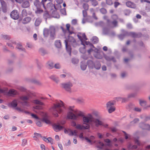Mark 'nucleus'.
<instances>
[{
  "instance_id": "10",
  "label": "nucleus",
  "mask_w": 150,
  "mask_h": 150,
  "mask_svg": "<svg viewBox=\"0 0 150 150\" xmlns=\"http://www.w3.org/2000/svg\"><path fill=\"white\" fill-rule=\"evenodd\" d=\"M49 30L50 38L52 40L54 39L56 36L55 27L53 26H50Z\"/></svg>"
},
{
  "instance_id": "32",
  "label": "nucleus",
  "mask_w": 150,
  "mask_h": 150,
  "mask_svg": "<svg viewBox=\"0 0 150 150\" xmlns=\"http://www.w3.org/2000/svg\"><path fill=\"white\" fill-rule=\"evenodd\" d=\"M95 25L96 26H100L103 27L105 25V23L103 21H100L99 22L96 23H95Z\"/></svg>"
},
{
  "instance_id": "6",
  "label": "nucleus",
  "mask_w": 150,
  "mask_h": 150,
  "mask_svg": "<svg viewBox=\"0 0 150 150\" xmlns=\"http://www.w3.org/2000/svg\"><path fill=\"white\" fill-rule=\"evenodd\" d=\"M30 98V95L28 94L27 96H21L20 99L21 101H18V102L20 103L23 105L28 106L29 105L28 100Z\"/></svg>"
},
{
  "instance_id": "44",
  "label": "nucleus",
  "mask_w": 150,
  "mask_h": 150,
  "mask_svg": "<svg viewBox=\"0 0 150 150\" xmlns=\"http://www.w3.org/2000/svg\"><path fill=\"white\" fill-rule=\"evenodd\" d=\"M100 11L101 13L103 14H105L107 13L106 9L104 8H102L100 9Z\"/></svg>"
},
{
  "instance_id": "12",
  "label": "nucleus",
  "mask_w": 150,
  "mask_h": 150,
  "mask_svg": "<svg viewBox=\"0 0 150 150\" xmlns=\"http://www.w3.org/2000/svg\"><path fill=\"white\" fill-rule=\"evenodd\" d=\"M90 126L88 124H86V125L78 124L76 126V128L81 130L88 129L90 128Z\"/></svg>"
},
{
  "instance_id": "35",
  "label": "nucleus",
  "mask_w": 150,
  "mask_h": 150,
  "mask_svg": "<svg viewBox=\"0 0 150 150\" xmlns=\"http://www.w3.org/2000/svg\"><path fill=\"white\" fill-rule=\"evenodd\" d=\"M90 1L92 5L94 7H96L98 4V2L96 0H91Z\"/></svg>"
},
{
  "instance_id": "59",
  "label": "nucleus",
  "mask_w": 150,
  "mask_h": 150,
  "mask_svg": "<svg viewBox=\"0 0 150 150\" xmlns=\"http://www.w3.org/2000/svg\"><path fill=\"white\" fill-rule=\"evenodd\" d=\"M134 110L136 112H140L142 111V109L140 108L135 107L134 108Z\"/></svg>"
},
{
  "instance_id": "54",
  "label": "nucleus",
  "mask_w": 150,
  "mask_h": 150,
  "mask_svg": "<svg viewBox=\"0 0 150 150\" xmlns=\"http://www.w3.org/2000/svg\"><path fill=\"white\" fill-rule=\"evenodd\" d=\"M40 147L42 150H49L47 147H46L44 144H42L40 145Z\"/></svg>"
},
{
  "instance_id": "53",
  "label": "nucleus",
  "mask_w": 150,
  "mask_h": 150,
  "mask_svg": "<svg viewBox=\"0 0 150 150\" xmlns=\"http://www.w3.org/2000/svg\"><path fill=\"white\" fill-rule=\"evenodd\" d=\"M54 67L55 69H59L61 68V66L59 63H57L54 64Z\"/></svg>"
},
{
  "instance_id": "21",
  "label": "nucleus",
  "mask_w": 150,
  "mask_h": 150,
  "mask_svg": "<svg viewBox=\"0 0 150 150\" xmlns=\"http://www.w3.org/2000/svg\"><path fill=\"white\" fill-rule=\"evenodd\" d=\"M46 67L50 69H53L54 67L53 63L52 61H48L46 64Z\"/></svg>"
},
{
  "instance_id": "28",
  "label": "nucleus",
  "mask_w": 150,
  "mask_h": 150,
  "mask_svg": "<svg viewBox=\"0 0 150 150\" xmlns=\"http://www.w3.org/2000/svg\"><path fill=\"white\" fill-rule=\"evenodd\" d=\"M101 67V64L99 62L97 61L94 63V67L95 69L97 70L99 69Z\"/></svg>"
},
{
  "instance_id": "34",
  "label": "nucleus",
  "mask_w": 150,
  "mask_h": 150,
  "mask_svg": "<svg viewBox=\"0 0 150 150\" xmlns=\"http://www.w3.org/2000/svg\"><path fill=\"white\" fill-rule=\"evenodd\" d=\"M16 45V42L14 41H13L11 42H9L7 43V45L10 47V48L11 49H13V48L14 47L13 46V45Z\"/></svg>"
},
{
  "instance_id": "50",
  "label": "nucleus",
  "mask_w": 150,
  "mask_h": 150,
  "mask_svg": "<svg viewBox=\"0 0 150 150\" xmlns=\"http://www.w3.org/2000/svg\"><path fill=\"white\" fill-rule=\"evenodd\" d=\"M131 13V12L129 9H125L124 11V14L125 16H129Z\"/></svg>"
},
{
  "instance_id": "30",
  "label": "nucleus",
  "mask_w": 150,
  "mask_h": 150,
  "mask_svg": "<svg viewBox=\"0 0 150 150\" xmlns=\"http://www.w3.org/2000/svg\"><path fill=\"white\" fill-rule=\"evenodd\" d=\"M39 52L43 56L48 54L47 52L43 48H41L39 49Z\"/></svg>"
},
{
  "instance_id": "9",
  "label": "nucleus",
  "mask_w": 150,
  "mask_h": 150,
  "mask_svg": "<svg viewBox=\"0 0 150 150\" xmlns=\"http://www.w3.org/2000/svg\"><path fill=\"white\" fill-rule=\"evenodd\" d=\"M92 122L95 123V126L96 127H98L99 126H103L105 127H107L108 126V125L104 124L102 120L101 119L100 117L98 118H94L93 117Z\"/></svg>"
},
{
  "instance_id": "61",
  "label": "nucleus",
  "mask_w": 150,
  "mask_h": 150,
  "mask_svg": "<svg viewBox=\"0 0 150 150\" xmlns=\"http://www.w3.org/2000/svg\"><path fill=\"white\" fill-rule=\"evenodd\" d=\"M77 101V102L81 104L83 103L84 102V100L83 99H78Z\"/></svg>"
},
{
  "instance_id": "52",
  "label": "nucleus",
  "mask_w": 150,
  "mask_h": 150,
  "mask_svg": "<svg viewBox=\"0 0 150 150\" xmlns=\"http://www.w3.org/2000/svg\"><path fill=\"white\" fill-rule=\"evenodd\" d=\"M84 46H85V44L86 45H89V46L92 47L94 48H95L93 45L89 42L85 41L84 43Z\"/></svg>"
},
{
  "instance_id": "46",
  "label": "nucleus",
  "mask_w": 150,
  "mask_h": 150,
  "mask_svg": "<svg viewBox=\"0 0 150 150\" xmlns=\"http://www.w3.org/2000/svg\"><path fill=\"white\" fill-rule=\"evenodd\" d=\"M66 26L67 28V30L69 32L70 35L71 34L74 33L73 32L69 30L70 25L69 24H67L66 25Z\"/></svg>"
},
{
  "instance_id": "57",
  "label": "nucleus",
  "mask_w": 150,
  "mask_h": 150,
  "mask_svg": "<svg viewBox=\"0 0 150 150\" xmlns=\"http://www.w3.org/2000/svg\"><path fill=\"white\" fill-rule=\"evenodd\" d=\"M106 3L108 5H111L113 4L111 0H106Z\"/></svg>"
},
{
  "instance_id": "47",
  "label": "nucleus",
  "mask_w": 150,
  "mask_h": 150,
  "mask_svg": "<svg viewBox=\"0 0 150 150\" xmlns=\"http://www.w3.org/2000/svg\"><path fill=\"white\" fill-rule=\"evenodd\" d=\"M145 9L147 12H150V4L146 5Z\"/></svg>"
},
{
  "instance_id": "2",
  "label": "nucleus",
  "mask_w": 150,
  "mask_h": 150,
  "mask_svg": "<svg viewBox=\"0 0 150 150\" xmlns=\"http://www.w3.org/2000/svg\"><path fill=\"white\" fill-rule=\"evenodd\" d=\"M74 107L70 106L69 109L71 111L68 113L67 117L68 118L71 119L75 120H77L79 116L83 117L84 115L83 113L80 111H76L73 108Z\"/></svg>"
},
{
  "instance_id": "8",
  "label": "nucleus",
  "mask_w": 150,
  "mask_h": 150,
  "mask_svg": "<svg viewBox=\"0 0 150 150\" xmlns=\"http://www.w3.org/2000/svg\"><path fill=\"white\" fill-rule=\"evenodd\" d=\"M93 117L92 115L88 114L86 116L83 115V117L82 120L83 122V125L88 124V123L92 122Z\"/></svg>"
},
{
  "instance_id": "41",
  "label": "nucleus",
  "mask_w": 150,
  "mask_h": 150,
  "mask_svg": "<svg viewBox=\"0 0 150 150\" xmlns=\"http://www.w3.org/2000/svg\"><path fill=\"white\" fill-rule=\"evenodd\" d=\"M109 29L106 28H103V33L104 35L108 34L109 33Z\"/></svg>"
},
{
  "instance_id": "64",
  "label": "nucleus",
  "mask_w": 150,
  "mask_h": 150,
  "mask_svg": "<svg viewBox=\"0 0 150 150\" xmlns=\"http://www.w3.org/2000/svg\"><path fill=\"white\" fill-rule=\"evenodd\" d=\"M92 114L95 115L96 117H98V112L96 111H93L92 112Z\"/></svg>"
},
{
  "instance_id": "7",
  "label": "nucleus",
  "mask_w": 150,
  "mask_h": 150,
  "mask_svg": "<svg viewBox=\"0 0 150 150\" xmlns=\"http://www.w3.org/2000/svg\"><path fill=\"white\" fill-rule=\"evenodd\" d=\"M61 87L64 89L66 91L71 93V87L73 86L72 83L70 82L62 83L61 84Z\"/></svg>"
},
{
  "instance_id": "22",
  "label": "nucleus",
  "mask_w": 150,
  "mask_h": 150,
  "mask_svg": "<svg viewBox=\"0 0 150 150\" xmlns=\"http://www.w3.org/2000/svg\"><path fill=\"white\" fill-rule=\"evenodd\" d=\"M80 67L83 71L85 70L87 67V64L84 61H82L80 63Z\"/></svg>"
},
{
  "instance_id": "3",
  "label": "nucleus",
  "mask_w": 150,
  "mask_h": 150,
  "mask_svg": "<svg viewBox=\"0 0 150 150\" xmlns=\"http://www.w3.org/2000/svg\"><path fill=\"white\" fill-rule=\"evenodd\" d=\"M63 106V102L60 101L59 103H57L53 104L50 109V111L55 117H57L58 116V113L59 114L62 112L61 107Z\"/></svg>"
},
{
  "instance_id": "19",
  "label": "nucleus",
  "mask_w": 150,
  "mask_h": 150,
  "mask_svg": "<svg viewBox=\"0 0 150 150\" xmlns=\"http://www.w3.org/2000/svg\"><path fill=\"white\" fill-rule=\"evenodd\" d=\"M16 48L18 49L21 51L25 52V49L23 47L21 44L20 43H16Z\"/></svg>"
},
{
  "instance_id": "49",
  "label": "nucleus",
  "mask_w": 150,
  "mask_h": 150,
  "mask_svg": "<svg viewBox=\"0 0 150 150\" xmlns=\"http://www.w3.org/2000/svg\"><path fill=\"white\" fill-rule=\"evenodd\" d=\"M72 62L74 64H76L79 62V60L78 59L76 58H73L71 60Z\"/></svg>"
},
{
  "instance_id": "11",
  "label": "nucleus",
  "mask_w": 150,
  "mask_h": 150,
  "mask_svg": "<svg viewBox=\"0 0 150 150\" xmlns=\"http://www.w3.org/2000/svg\"><path fill=\"white\" fill-rule=\"evenodd\" d=\"M139 127L143 129L150 131V125L143 122H141L139 124Z\"/></svg>"
},
{
  "instance_id": "15",
  "label": "nucleus",
  "mask_w": 150,
  "mask_h": 150,
  "mask_svg": "<svg viewBox=\"0 0 150 150\" xmlns=\"http://www.w3.org/2000/svg\"><path fill=\"white\" fill-rule=\"evenodd\" d=\"M1 5V8L2 11L4 13H6L7 12V4L6 2L3 0H0Z\"/></svg>"
},
{
  "instance_id": "4",
  "label": "nucleus",
  "mask_w": 150,
  "mask_h": 150,
  "mask_svg": "<svg viewBox=\"0 0 150 150\" xmlns=\"http://www.w3.org/2000/svg\"><path fill=\"white\" fill-rule=\"evenodd\" d=\"M64 42L66 49L69 52V54L70 55L71 54L70 46L71 45L74 47H75L77 46L76 42L73 37L69 36L68 40H65Z\"/></svg>"
},
{
  "instance_id": "1",
  "label": "nucleus",
  "mask_w": 150,
  "mask_h": 150,
  "mask_svg": "<svg viewBox=\"0 0 150 150\" xmlns=\"http://www.w3.org/2000/svg\"><path fill=\"white\" fill-rule=\"evenodd\" d=\"M122 34L118 35V37L121 40H122L126 37L131 36L133 38H138L142 36V34L141 33H136L134 32H128L124 29L121 30Z\"/></svg>"
},
{
  "instance_id": "17",
  "label": "nucleus",
  "mask_w": 150,
  "mask_h": 150,
  "mask_svg": "<svg viewBox=\"0 0 150 150\" xmlns=\"http://www.w3.org/2000/svg\"><path fill=\"white\" fill-rule=\"evenodd\" d=\"M53 127L54 131L56 132L59 131L63 128V127L59 124H54Z\"/></svg>"
},
{
  "instance_id": "26",
  "label": "nucleus",
  "mask_w": 150,
  "mask_h": 150,
  "mask_svg": "<svg viewBox=\"0 0 150 150\" xmlns=\"http://www.w3.org/2000/svg\"><path fill=\"white\" fill-rule=\"evenodd\" d=\"M95 139V137L93 136H91L89 137V139L87 137H85V139L86 141L87 142L91 144H92V140H94Z\"/></svg>"
},
{
  "instance_id": "29",
  "label": "nucleus",
  "mask_w": 150,
  "mask_h": 150,
  "mask_svg": "<svg viewBox=\"0 0 150 150\" xmlns=\"http://www.w3.org/2000/svg\"><path fill=\"white\" fill-rule=\"evenodd\" d=\"M31 20V18L30 17H27L24 18L22 21L23 24H25L29 22Z\"/></svg>"
},
{
  "instance_id": "25",
  "label": "nucleus",
  "mask_w": 150,
  "mask_h": 150,
  "mask_svg": "<svg viewBox=\"0 0 150 150\" xmlns=\"http://www.w3.org/2000/svg\"><path fill=\"white\" fill-rule=\"evenodd\" d=\"M17 105V100L15 99L9 104L8 106L10 107H12L13 108H16Z\"/></svg>"
},
{
  "instance_id": "14",
  "label": "nucleus",
  "mask_w": 150,
  "mask_h": 150,
  "mask_svg": "<svg viewBox=\"0 0 150 150\" xmlns=\"http://www.w3.org/2000/svg\"><path fill=\"white\" fill-rule=\"evenodd\" d=\"M126 6L128 7L135 9L137 8L136 5L131 1H127L126 3Z\"/></svg>"
},
{
  "instance_id": "36",
  "label": "nucleus",
  "mask_w": 150,
  "mask_h": 150,
  "mask_svg": "<svg viewBox=\"0 0 150 150\" xmlns=\"http://www.w3.org/2000/svg\"><path fill=\"white\" fill-rule=\"evenodd\" d=\"M1 37L2 39L6 40H9L10 38V36L7 35H1Z\"/></svg>"
},
{
  "instance_id": "20",
  "label": "nucleus",
  "mask_w": 150,
  "mask_h": 150,
  "mask_svg": "<svg viewBox=\"0 0 150 150\" xmlns=\"http://www.w3.org/2000/svg\"><path fill=\"white\" fill-rule=\"evenodd\" d=\"M49 78L57 83L59 82V78L55 75H52L50 76Z\"/></svg>"
},
{
  "instance_id": "40",
  "label": "nucleus",
  "mask_w": 150,
  "mask_h": 150,
  "mask_svg": "<svg viewBox=\"0 0 150 150\" xmlns=\"http://www.w3.org/2000/svg\"><path fill=\"white\" fill-rule=\"evenodd\" d=\"M139 121V119L138 118H135L133 121L130 122L131 125H134L135 124L138 122Z\"/></svg>"
},
{
  "instance_id": "16",
  "label": "nucleus",
  "mask_w": 150,
  "mask_h": 150,
  "mask_svg": "<svg viewBox=\"0 0 150 150\" xmlns=\"http://www.w3.org/2000/svg\"><path fill=\"white\" fill-rule=\"evenodd\" d=\"M139 105L143 107V109L144 110V108L147 105L146 101L142 99H139Z\"/></svg>"
},
{
  "instance_id": "42",
  "label": "nucleus",
  "mask_w": 150,
  "mask_h": 150,
  "mask_svg": "<svg viewBox=\"0 0 150 150\" xmlns=\"http://www.w3.org/2000/svg\"><path fill=\"white\" fill-rule=\"evenodd\" d=\"M92 41L94 44L97 43L98 41V39L96 36L93 37L92 39Z\"/></svg>"
},
{
  "instance_id": "43",
  "label": "nucleus",
  "mask_w": 150,
  "mask_h": 150,
  "mask_svg": "<svg viewBox=\"0 0 150 150\" xmlns=\"http://www.w3.org/2000/svg\"><path fill=\"white\" fill-rule=\"evenodd\" d=\"M98 144L100 146H97V148L100 149H103V147L104 146L103 143L100 141H99L98 142Z\"/></svg>"
},
{
  "instance_id": "31",
  "label": "nucleus",
  "mask_w": 150,
  "mask_h": 150,
  "mask_svg": "<svg viewBox=\"0 0 150 150\" xmlns=\"http://www.w3.org/2000/svg\"><path fill=\"white\" fill-rule=\"evenodd\" d=\"M49 34V30L47 28H45L43 30V35L45 37H47Z\"/></svg>"
},
{
  "instance_id": "24",
  "label": "nucleus",
  "mask_w": 150,
  "mask_h": 150,
  "mask_svg": "<svg viewBox=\"0 0 150 150\" xmlns=\"http://www.w3.org/2000/svg\"><path fill=\"white\" fill-rule=\"evenodd\" d=\"M8 94L11 96H13L17 95L18 93L16 91L13 89H11L9 90Z\"/></svg>"
},
{
  "instance_id": "58",
  "label": "nucleus",
  "mask_w": 150,
  "mask_h": 150,
  "mask_svg": "<svg viewBox=\"0 0 150 150\" xmlns=\"http://www.w3.org/2000/svg\"><path fill=\"white\" fill-rule=\"evenodd\" d=\"M121 77L122 78H124L127 76V73L125 72H123L121 73Z\"/></svg>"
},
{
  "instance_id": "27",
  "label": "nucleus",
  "mask_w": 150,
  "mask_h": 150,
  "mask_svg": "<svg viewBox=\"0 0 150 150\" xmlns=\"http://www.w3.org/2000/svg\"><path fill=\"white\" fill-rule=\"evenodd\" d=\"M115 102V101L114 100L110 101L108 102L106 104L107 108L114 107L113 105L114 104Z\"/></svg>"
},
{
  "instance_id": "38",
  "label": "nucleus",
  "mask_w": 150,
  "mask_h": 150,
  "mask_svg": "<svg viewBox=\"0 0 150 150\" xmlns=\"http://www.w3.org/2000/svg\"><path fill=\"white\" fill-rule=\"evenodd\" d=\"M55 45L57 48H60L61 46V42L59 40H57L55 42Z\"/></svg>"
},
{
  "instance_id": "60",
  "label": "nucleus",
  "mask_w": 150,
  "mask_h": 150,
  "mask_svg": "<svg viewBox=\"0 0 150 150\" xmlns=\"http://www.w3.org/2000/svg\"><path fill=\"white\" fill-rule=\"evenodd\" d=\"M46 140H47L48 142L50 143L51 144H53V139L51 137H49L46 139Z\"/></svg>"
},
{
  "instance_id": "37",
  "label": "nucleus",
  "mask_w": 150,
  "mask_h": 150,
  "mask_svg": "<svg viewBox=\"0 0 150 150\" xmlns=\"http://www.w3.org/2000/svg\"><path fill=\"white\" fill-rule=\"evenodd\" d=\"M41 121L48 124L51 123L50 121L47 119L46 117H43L41 120Z\"/></svg>"
},
{
  "instance_id": "51",
  "label": "nucleus",
  "mask_w": 150,
  "mask_h": 150,
  "mask_svg": "<svg viewBox=\"0 0 150 150\" xmlns=\"http://www.w3.org/2000/svg\"><path fill=\"white\" fill-rule=\"evenodd\" d=\"M136 96V93H132L128 95V98L134 97Z\"/></svg>"
},
{
  "instance_id": "63",
  "label": "nucleus",
  "mask_w": 150,
  "mask_h": 150,
  "mask_svg": "<svg viewBox=\"0 0 150 150\" xmlns=\"http://www.w3.org/2000/svg\"><path fill=\"white\" fill-rule=\"evenodd\" d=\"M87 10H83V11L82 13L84 17H86L87 16Z\"/></svg>"
},
{
  "instance_id": "55",
  "label": "nucleus",
  "mask_w": 150,
  "mask_h": 150,
  "mask_svg": "<svg viewBox=\"0 0 150 150\" xmlns=\"http://www.w3.org/2000/svg\"><path fill=\"white\" fill-rule=\"evenodd\" d=\"M27 141L25 139H23L22 140V145L23 146H24L25 145L27 144Z\"/></svg>"
},
{
  "instance_id": "5",
  "label": "nucleus",
  "mask_w": 150,
  "mask_h": 150,
  "mask_svg": "<svg viewBox=\"0 0 150 150\" xmlns=\"http://www.w3.org/2000/svg\"><path fill=\"white\" fill-rule=\"evenodd\" d=\"M47 1V0H42L40 2V0H35L34 1V4L36 7L37 10L36 13H40L42 12L43 10L41 9L42 7H43L45 9L46 7L45 6V3Z\"/></svg>"
},
{
  "instance_id": "33",
  "label": "nucleus",
  "mask_w": 150,
  "mask_h": 150,
  "mask_svg": "<svg viewBox=\"0 0 150 150\" xmlns=\"http://www.w3.org/2000/svg\"><path fill=\"white\" fill-rule=\"evenodd\" d=\"M33 102L35 104H38L41 105H44L43 103L40 101L38 99L33 100Z\"/></svg>"
},
{
  "instance_id": "18",
  "label": "nucleus",
  "mask_w": 150,
  "mask_h": 150,
  "mask_svg": "<svg viewBox=\"0 0 150 150\" xmlns=\"http://www.w3.org/2000/svg\"><path fill=\"white\" fill-rule=\"evenodd\" d=\"M30 6V4L29 1L27 0H23L21 5L22 7L24 8H26Z\"/></svg>"
},
{
  "instance_id": "13",
  "label": "nucleus",
  "mask_w": 150,
  "mask_h": 150,
  "mask_svg": "<svg viewBox=\"0 0 150 150\" xmlns=\"http://www.w3.org/2000/svg\"><path fill=\"white\" fill-rule=\"evenodd\" d=\"M10 16L13 19L17 20L19 17V13L17 11L13 10L11 13Z\"/></svg>"
},
{
  "instance_id": "56",
  "label": "nucleus",
  "mask_w": 150,
  "mask_h": 150,
  "mask_svg": "<svg viewBox=\"0 0 150 150\" xmlns=\"http://www.w3.org/2000/svg\"><path fill=\"white\" fill-rule=\"evenodd\" d=\"M112 20L117 21L118 19V16L116 14H113L112 16Z\"/></svg>"
},
{
  "instance_id": "39",
  "label": "nucleus",
  "mask_w": 150,
  "mask_h": 150,
  "mask_svg": "<svg viewBox=\"0 0 150 150\" xmlns=\"http://www.w3.org/2000/svg\"><path fill=\"white\" fill-rule=\"evenodd\" d=\"M42 22V20L41 19L38 18L36 19L35 20V25L36 26H38Z\"/></svg>"
},
{
  "instance_id": "62",
  "label": "nucleus",
  "mask_w": 150,
  "mask_h": 150,
  "mask_svg": "<svg viewBox=\"0 0 150 150\" xmlns=\"http://www.w3.org/2000/svg\"><path fill=\"white\" fill-rule=\"evenodd\" d=\"M111 23L115 27H116L117 25V21L114 20L112 21Z\"/></svg>"
},
{
  "instance_id": "23",
  "label": "nucleus",
  "mask_w": 150,
  "mask_h": 150,
  "mask_svg": "<svg viewBox=\"0 0 150 150\" xmlns=\"http://www.w3.org/2000/svg\"><path fill=\"white\" fill-rule=\"evenodd\" d=\"M94 63L91 60H89L87 62V64L88 67L90 69H93L94 67Z\"/></svg>"
},
{
  "instance_id": "45",
  "label": "nucleus",
  "mask_w": 150,
  "mask_h": 150,
  "mask_svg": "<svg viewBox=\"0 0 150 150\" xmlns=\"http://www.w3.org/2000/svg\"><path fill=\"white\" fill-rule=\"evenodd\" d=\"M109 113H110L114 112L115 110L114 107H111L110 108H107Z\"/></svg>"
},
{
  "instance_id": "48",
  "label": "nucleus",
  "mask_w": 150,
  "mask_h": 150,
  "mask_svg": "<svg viewBox=\"0 0 150 150\" xmlns=\"http://www.w3.org/2000/svg\"><path fill=\"white\" fill-rule=\"evenodd\" d=\"M83 7L85 10H88L89 8V5L88 4L86 3L83 4Z\"/></svg>"
}]
</instances>
